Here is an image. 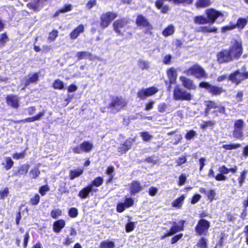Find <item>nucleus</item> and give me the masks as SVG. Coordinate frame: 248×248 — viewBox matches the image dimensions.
I'll return each mask as SVG.
<instances>
[{"label":"nucleus","instance_id":"13","mask_svg":"<svg viewBox=\"0 0 248 248\" xmlns=\"http://www.w3.org/2000/svg\"><path fill=\"white\" fill-rule=\"evenodd\" d=\"M184 220H180L178 223L176 222H168L166 223L167 224H170L172 225V227L170 228L169 231L170 234L171 235L174 234L176 232L183 231L184 230V225L185 223Z\"/></svg>","mask_w":248,"mask_h":248},{"label":"nucleus","instance_id":"38","mask_svg":"<svg viewBox=\"0 0 248 248\" xmlns=\"http://www.w3.org/2000/svg\"><path fill=\"white\" fill-rule=\"evenodd\" d=\"M40 171L37 168L31 169L29 172V176L31 178L35 179L40 174Z\"/></svg>","mask_w":248,"mask_h":248},{"label":"nucleus","instance_id":"64","mask_svg":"<svg viewBox=\"0 0 248 248\" xmlns=\"http://www.w3.org/2000/svg\"><path fill=\"white\" fill-rule=\"evenodd\" d=\"M126 208L124 203H119L117 206V211L118 212L121 213L123 212Z\"/></svg>","mask_w":248,"mask_h":248},{"label":"nucleus","instance_id":"2","mask_svg":"<svg viewBox=\"0 0 248 248\" xmlns=\"http://www.w3.org/2000/svg\"><path fill=\"white\" fill-rule=\"evenodd\" d=\"M126 105L127 102L124 98L117 96L112 98L108 107L113 113H116L120 111Z\"/></svg>","mask_w":248,"mask_h":248},{"label":"nucleus","instance_id":"17","mask_svg":"<svg viewBox=\"0 0 248 248\" xmlns=\"http://www.w3.org/2000/svg\"><path fill=\"white\" fill-rule=\"evenodd\" d=\"M76 56L78 60L85 59H88L90 60H100V58L97 56H93V54L88 51H79L77 53Z\"/></svg>","mask_w":248,"mask_h":248},{"label":"nucleus","instance_id":"25","mask_svg":"<svg viewBox=\"0 0 248 248\" xmlns=\"http://www.w3.org/2000/svg\"><path fill=\"white\" fill-rule=\"evenodd\" d=\"M132 142L130 140H126L124 144L121 145L118 148V151L121 154L125 153L131 148Z\"/></svg>","mask_w":248,"mask_h":248},{"label":"nucleus","instance_id":"54","mask_svg":"<svg viewBox=\"0 0 248 248\" xmlns=\"http://www.w3.org/2000/svg\"><path fill=\"white\" fill-rule=\"evenodd\" d=\"M135 228V224L133 222L127 223L125 226V230L126 232H130L132 231Z\"/></svg>","mask_w":248,"mask_h":248},{"label":"nucleus","instance_id":"31","mask_svg":"<svg viewBox=\"0 0 248 248\" xmlns=\"http://www.w3.org/2000/svg\"><path fill=\"white\" fill-rule=\"evenodd\" d=\"M30 166L28 164H24L19 167V170L15 173L16 176H20L26 174L29 169Z\"/></svg>","mask_w":248,"mask_h":248},{"label":"nucleus","instance_id":"16","mask_svg":"<svg viewBox=\"0 0 248 248\" xmlns=\"http://www.w3.org/2000/svg\"><path fill=\"white\" fill-rule=\"evenodd\" d=\"M136 24L139 26L146 28L148 30L152 29V27L148 22L147 19L142 15H139L136 19Z\"/></svg>","mask_w":248,"mask_h":248},{"label":"nucleus","instance_id":"62","mask_svg":"<svg viewBox=\"0 0 248 248\" xmlns=\"http://www.w3.org/2000/svg\"><path fill=\"white\" fill-rule=\"evenodd\" d=\"M25 153L23 152L20 153H16L13 155V157L15 159H19L20 158H23L25 157Z\"/></svg>","mask_w":248,"mask_h":248},{"label":"nucleus","instance_id":"59","mask_svg":"<svg viewBox=\"0 0 248 248\" xmlns=\"http://www.w3.org/2000/svg\"><path fill=\"white\" fill-rule=\"evenodd\" d=\"M58 34V32L57 31L54 30L51 32L48 36V39L51 41H53L55 39V38L57 37Z\"/></svg>","mask_w":248,"mask_h":248},{"label":"nucleus","instance_id":"52","mask_svg":"<svg viewBox=\"0 0 248 248\" xmlns=\"http://www.w3.org/2000/svg\"><path fill=\"white\" fill-rule=\"evenodd\" d=\"M193 2V0H173L175 4H190Z\"/></svg>","mask_w":248,"mask_h":248},{"label":"nucleus","instance_id":"42","mask_svg":"<svg viewBox=\"0 0 248 248\" xmlns=\"http://www.w3.org/2000/svg\"><path fill=\"white\" fill-rule=\"evenodd\" d=\"M247 173V170H244L241 172L240 176L238 178V183L240 186H241L245 182Z\"/></svg>","mask_w":248,"mask_h":248},{"label":"nucleus","instance_id":"41","mask_svg":"<svg viewBox=\"0 0 248 248\" xmlns=\"http://www.w3.org/2000/svg\"><path fill=\"white\" fill-rule=\"evenodd\" d=\"M72 5L70 4L65 5L63 8L60 9L55 13L54 16H56L59 15V13H64L71 10Z\"/></svg>","mask_w":248,"mask_h":248},{"label":"nucleus","instance_id":"3","mask_svg":"<svg viewBox=\"0 0 248 248\" xmlns=\"http://www.w3.org/2000/svg\"><path fill=\"white\" fill-rule=\"evenodd\" d=\"M184 73L187 76H193L198 78H207L208 76L204 69L200 65L195 64L185 70Z\"/></svg>","mask_w":248,"mask_h":248},{"label":"nucleus","instance_id":"11","mask_svg":"<svg viewBox=\"0 0 248 248\" xmlns=\"http://www.w3.org/2000/svg\"><path fill=\"white\" fill-rule=\"evenodd\" d=\"M210 227V223L205 219H201L199 221L195 228L196 232L199 235L205 234Z\"/></svg>","mask_w":248,"mask_h":248},{"label":"nucleus","instance_id":"6","mask_svg":"<svg viewBox=\"0 0 248 248\" xmlns=\"http://www.w3.org/2000/svg\"><path fill=\"white\" fill-rule=\"evenodd\" d=\"M117 16V14L108 12L102 14L100 17V26L103 28H107L111 22Z\"/></svg>","mask_w":248,"mask_h":248},{"label":"nucleus","instance_id":"29","mask_svg":"<svg viewBox=\"0 0 248 248\" xmlns=\"http://www.w3.org/2000/svg\"><path fill=\"white\" fill-rule=\"evenodd\" d=\"M38 75L37 73L29 75L28 78L25 80V86H28L30 83H33L37 81L38 80Z\"/></svg>","mask_w":248,"mask_h":248},{"label":"nucleus","instance_id":"48","mask_svg":"<svg viewBox=\"0 0 248 248\" xmlns=\"http://www.w3.org/2000/svg\"><path fill=\"white\" fill-rule=\"evenodd\" d=\"M235 28H236V26H235L234 24L231 23L229 25L222 27L221 31L223 32H225L227 31L233 30Z\"/></svg>","mask_w":248,"mask_h":248},{"label":"nucleus","instance_id":"5","mask_svg":"<svg viewBox=\"0 0 248 248\" xmlns=\"http://www.w3.org/2000/svg\"><path fill=\"white\" fill-rule=\"evenodd\" d=\"M173 97L175 100L190 101L192 99L191 93L176 86L173 91Z\"/></svg>","mask_w":248,"mask_h":248},{"label":"nucleus","instance_id":"4","mask_svg":"<svg viewBox=\"0 0 248 248\" xmlns=\"http://www.w3.org/2000/svg\"><path fill=\"white\" fill-rule=\"evenodd\" d=\"M244 122L242 120H237L234 124V130L233 131V137L237 139L243 140L244 139L243 134V128Z\"/></svg>","mask_w":248,"mask_h":248},{"label":"nucleus","instance_id":"33","mask_svg":"<svg viewBox=\"0 0 248 248\" xmlns=\"http://www.w3.org/2000/svg\"><path fill=\"white\" fill-rule=\"evenodd\" d=\"M174 31L175 28L174 26L170 25L163 31L162 34L165 37H168L172 35L174 33Z\"/></svg>","mask_w":248,"mask_h":248},{"label":"nucleus","instance_id":"40","mask_svg":"<svg viewBox=\"0 0 248 248\" xmlns=\"http://www.w3.org/2000/svg\"><path fill=\"white\" fill-rule=\"evenodd\" d=\"M53 86L54 89L62 90L63 88L64 83L62 81L57 79L54 81Z\"/></svg>","mask_w":248,"mask_h":248},{"label":"nucleus","instance_id":"47","mask_svg":"<svg viewBox=\"0 0 248 248\" xmlns=\"http://www.w3.org/2000/svg\"><path fill=\"white\" fill-rule=\"evenodd\" d=\"M217 28L215 27L203 26V33L217 32Z\"/></svg>","mask_w":248,"mask_h":248},{"label":"nucleus","instance_id":"28","mask_svg":"<svg viewBox=\"0 0 248 248\" xmlns=\"http://www.w3.org/2000/svg\"><path fill=\"white\" fill-rule=\"evenodd\" d=\"M168 76L170 79V83H174L177 78V73L174 68H170L168 71Z\"/></svg>","mask_w":248,"mask_h":248},{"label":"nucleus","instance_id":"14","mask_svg":"<svg viewBox=\"0 0 248 248\" xmlns=\"http://www.w3.org/2000/svg\"><path fill=\"white\" fill-rule=\"evenodd\" d=\"M127 24V21L124 19H121L114 21L113 24L114 31L118 35H123L124 33L121 31V29Z\"/></svg>","mask_w":248,"mask_h":248},{"label":"nucleus","instance_id":"32","mask_svg":"<svg viewBox=\"0 0 248 248\" xmlns=\"http://www.w3.org/2000/svg\"><path fill=\"white\" fill-rule=\"evenodd\" d=\"M185 198V197L184 195L181 196L180 197L172 202V206L174 207L180 208L182 206Z\"/></svg>","mask_w":248,"mask_h":248},{"label":"nucleus","instance_id":"7","mask_svg":"<svg viewBox=\"0 0 248 248\" xmlns=\"http://www.w3.org/2000/svg\"><path fill=\"white\" fill-rule=\"evenodd\" d=\"M93 145L89 141H86L81 143L79 146L72 148V151L76 154H80L81 152L89 153L93 148Z\"/></svg>","mask_w":248,"mask_h":248},{"label":"nucleus","instance_id":"34","mask_svg":"<svg viewBox=\"0 0 248 248\" xmlns=\"http://www.w3.org/2000/svg\"><path fill=\"white\" fill-rule=\"evenodd\" d=\"M247 22L248 20L247 18H239L237 21L236 24H234V25L236 26V28L237 27L238 29H242L246 26Z\"/></svg>","mask_w":248,"mask_h":248},{"label":"nucleus","instance_id":"45","mask_svg":"<svg viewBox=\"0 0 248 248\" xmlns=\"http://www.w3.org/2000/svg\"><path fill=\"white\" fill-rule=\"evenodd\" d=\"M241 144L239 143L234 144H225L223 145L222 147L226 150H232L239 148Z\"/></svg>","mask_w":248,"mask_h":248},{"label":"nucleus","instance_id":"49","mask_svg":"<svg viewBox=\"0 0 248 248\" xmlns=\"http://www.w3.org/2000/svg\"><path fill=\"white\" fill-rule=\"evenodd\" d=\"M197 135L196 132L194 130H190L188 131L185 136V138L187 140H191Z\"/></svg>","mask_w":248,"mask_h":248},{"label":"nucleus","instance_id":"8","mask_svg":"<svg viewBox=\"0 0 248 248\" xmlns=\"http://www.w3.org/2000/svg\"><path fill=\"white\" fill-rule=\"evenodd\" d=\"M217 57L219 63H227L233 61L227 49H222L218 52Z\"/></svg>","mask_w":248,"mask_h":248},{"label":"nucleus","instance_id":"63","mask_svg":"<svg viewBox=\"0 0 248 248\" xmlns=\"http://www.w3.org/2000/svg\"><path fill=\"white\" fill-rule=\"evenodd\" d=\"M186 158L185 156L180 157L176 160V162L177 163V166H181L186 163Z\"/></svg>","mask_w":248,"mask_h":248},{"label":"nucleus","instance_id":"15","mask_svg":"<svg viewBox=\"0 0 248 248\" xmlns=\"http://www.w3.org/2000/svg\"><path fill=\"white\" fill-rule=\"evenodd\" d=\"M97 189H94L92 187L91 185H88L86 187L83 188L78 193V196L81 199H86L89 197V194L92 192H96Z\"/></svg>","mask_w":248,"mask_h":248},{"label":"nucleus","instance_id":"26","mask_svg":"<svg viewBox=\"0 0 248 248\" xmlns=\"http://www.w3.org/2000/svg\"><path fill=\"white\" fill-rule=\"evenodd\" d=\"M208 21L209 20H207V18L203 16H197L193 18V22L197 24H209Z\"/></svg>","mask_w":248,"mask_h":248},{"label":"nucleus","instance_id":"50","mask_svg":"<svg viewBox=\"0 0 248 248\" xmlns=\"http://www.w3.org/2000/svg\"><path fill=\"white\" fill-rule=\"evenodd\" d=\"M215 195L216 192L214 190L212 189L208 190L206 194V196H207L208 200L210 202H212L214 200Z\"/></svg>","mask_w":248,"mask_h":248},{"label":"nucleus","instance_id":"44","mask_svg":"<svg viewBox=\"0 0 248 248\" xmlns=\"http://www.w3.org/2000/svg\"><path fill=\"white\" fill-rule=\"evenodd\" d=\"M140 136L142 137V140L145 141H149L153 138V136L147 132H141Z\"/></svg>","mask_w":248,"mask_h":248},{"label":"nucleus","instance_id":"46","mask_svg":"<svg viewBox=\"0 0 248 248\" xmlns=\"http://www.w3.org/2000/svg\"><path fill=\"white\" fill-rule=\"evenodd\" d=\"M40 201V196L38 194H36L33 197L31 198L30 202L32 205H35L38 204Z\"/></svg>","mask_w":248,"mask_h":248},{"label":"nucleus","instance_id":"12","mask_svg":"<svg viewBox=\"0 0 248 248\" xmlns=\"http://www.w3.org/2000/svg\"><path fill=\"white\" fill-rule=\"evenodd\" d=\"M158 92V89L155 87H151L146 89H142L138 93V96L141 100L145 99L147 97L151 96Z\"/></svg>","mask_w":248,"mask_h":248},{"label":"nucleus","instance_id":"37","mask_svg":"<svg viewBox=\"0 0 248 248\" xmlns=\"http://www.w3.org/2000/svg\"><path fill=\"white\" fill-rule=\"evenodd\" d=\"M4 160L5 161V164H4V163L2 164L3 165H5L4 168L6 170H10L14 165V161L9 157H5Z\"/></svg>","mask_w":248,"mask_h":248},{"label":"nucleus","instance_id":"30","mask_svg":"<svg viewBox=\"0 0 248 248\" xmlns=\"http://www.w3.org/2000/svg\"><path fill=\"white\" fill-rule=\"evenodd\" d=\"M211 4L210 0H197L195 3V6L197 8L208 7Z\"/></svg>","mask_w":248,"mask_h":248},{"label":"nucleus","instance_id":"21","mask_svg":"<svg viewBox=\"0 0 248 248\" xmlns=\"http://www.w3.org/2000/svg\"><path fill=\"white\" fill-rule=\"evenodd\" d=\"M142 189V187L138 181H134L130 186V192L131 195H134L140 192Z\"/></svg>","mask_w":248,"mask_h":248},{"label":"nucleus","instance_id":"24","mask_svg":"<svg viewBox=\"0 0 248 248\" xmlns=\"http://www.w3.org/2000/svg\"><path fill=\"white\" fill-rule=\"evenodd\" d=\"M65 223L64 220L60 219L54 223L53 230L56 232H60L61 230L65 226Z\"/></svg>","mask_w":248,"mask_h":248},{"label":"nucleus","instance_id":"61","mask_svg":"<svg viewBox=\"0 0 248 248\" xmlns=\"http://www.w3.org/2000/svg\"><path fill=\"white\" fill-rule=\"evenodd\" d=\"M49 189L47 186H44L40 187L39 192L42 196H44L47 191H49Z\"/></svg>","mask_w":248,"mask_h":248},{"label":"nucleus","instance_id":"20","mask_svg":"<svg viewBox=\"0 0 248 248\" xmlns=\"http://www.w3.org/2000/svg\"><path fill=\"white\" fill-rule=\"evenodd\" d=\"M229 79L236 84H238L241 80L244 79V78L242 73H240L239 71H236L230 75Z\"/></svg>","mask_w":248,"mask_h":248},{"label":"nucleus","instance_id":"56","mask_svg":"<svg viewBox=\"0 0 248 248\" xmlns=\"http://www.w3.org/2000/svg\"><path fill=\"white\" fill-rule=\"evenodd\" d=\"M218 171L223 174H227L229 172V169H228L225 166L223 165L218 168Z\"/></svg>","mask_w":248,"mask_h":248},{"label":"nucleus","instance_id":"60","mask_svg":"<svg viewBox=\"0 0 248 248\" xmlns=\"http://www.w3.org/2000/svg\"><path fill=\"white\" fill-rule=\"evenodd\" d=\"M124 203L125 205V207L126 208H128L129 207L132 206L133 205L134 200L131 198H126L125 199V202Z\"/></svg>","mask_w":248,"mask_h":248},{"label":"nucleus","instance_id":"22","mask_svg":"<svg viewBox=\"0 0 248 248\" xmlns=\"http://www.w3.org/2000/svg\"><path fill=\"white\" fill-rule=\"evenodd\" d=\"M7 104L11 107L17 108L19 106L18 105V98L15 95H9L7 97Z\"/></svg>","mask_w":248,"mask_h":248},{"label":"nucleus","instance_id":"36","mask_svg":"<svg viewBox=\"0 0 248 248\" xmlns=\"http://www.w3.org/2000/svg\"><path fill=\"white\" fill-rule=\"evenodd\" d=\"M114 242L109 241H103L100 243V248H114Z\"/></svg>","mask_w":248,"mask_h":248},{"label":"nucleus","instance_id":"58","mask_svg":"<svg viewBox=\"0 0 248 248\" xmlns=\"http://www.w3.org/2000/svg\"><path fill=\"white\" fill-rule=\"evenodd\" d=\"M8 37L6 33H2L1 34L0 38V46H3L5 42L7 41Z\"/></svg>","mask_w":248,"mask_h":248},{"label":"nucleus","instance_id":"39","mask_svg":"<svg viewBox=\"0 0 248 248\" xmlns=\"http://www.w3.org/2000/svg\"><path fill=\"white\" fill-rule=\"evenodd\" d=\"M103 179L101 177H98L96 178L89 185H91L92 187H93V186L98 187L100 186L103 184Z\"/></svg>","mask_w":248,"mask_h":248},{"label":"nucleus","instance_id":"1","mask_svg":"<svg viewBox=\"0 0 248 248\" xmlns=\"http://www.w3.org/2000/svg\"><path fill=\"white\" fill-rule=\"evenodd\" d=\"M227 49L233 60L239 59L243 53L242 40L240 39H232L229 49Z\"/></svg>","mask_w":248,"mask_h":248},{"label":"nucleus","instance_id":"10","mask_svg":"<svg viewBox=\"0 0 248 248\" xmlns=\"http://www.w3.org/2000/svg\"><path fill=\"white\" fill-rule=\"evenodd\" d=\"M201 88H205L213 95H219L223 92V89L221 87L211 85L208 82H202L199 85Z\"/></svg>","mask_w":248,"mask_h":248},{"label":"nucleus","instance_id":"9","mask_svg":"<svg viewBox=\"0 0 248 248\" xmlns=\"http://www.w3.org/2000/svg\"><path fill=\"white\" fill-rule=\"evenodd\" d=\"M206 14L210 24H213L218 17H221L223 18V15L221 12L212 8L206 10Z\"/></svg>","mask_w":248,"mask_h":248},{"label":"nucleus","instance_id":"27","mask_svg":"<svg viewBox=\"0 0 248 248\" xmlns=\"http://www.w3.org/2000/svg\"><path fill=\"white\" fill-rule=\"evenodd\" d=\"M137 65L142 70H148L150 66L149 62L143 59H139L137 62Z\"/></svg>","mask_w":248,"mask_h":248},{"label":"nucleus","instance_id":"23","mask_svg":"<svg viewBox=\"0 0 248 248\" xmlns=\"http://www.w3.org/2000/svg\"><path fill=\"white\" fill-rule=\"evenodd\" d=\"M84 26L83 25H79L70 33V36L71 39H76L79 34L84 31Z\"/></svg>","mask_w":248,"mask_h":248},{"label":"nucleus","instance_id":"51","mask_svg":"<svg viewBox=\"0 0 248 248\" xmlns=\"http://www.w3.org/2000/svg\"><path fill=\"white\" fill-rule=\"evenodd\" d=\"M68 214L71 217H76L78 215V211L76 208H72L69 210Z\"/></svg>","mask_w":248,"mask_h":248},{"label":"nucleus","instance_id":"53","mask_svg":"<svg viewBox=\"0 0 248 248\" xmlns=\"http://www.w3.org/2000/svg\"><path fill=\"white\" fill-rule=\"evenodd\" d=\"M198 245L201 248H207V246L206 240L204 238H201L199 241Z\"/></svg>","mask_w":248,"mask_h":248},{"label":"nucleus","instance_id":"55","mask_svg":"<svg viewBox=\"0 0 248 248\" xmlns=\"http://www.w3.org/2000/svg\"><path fill=\"white\" fill-rule=\"evenodd\" d=\"M217 104L215 102L208 101L206 103L207 109L210 110L211 108H216Z\"/></svg>","mask_w":248,"mask_h":248},{"label":"nucleus","instance_id":"19","mask_svg":"<svg viewBox=\"0 0 248 248\" xmlns=\"http://www.w3.org/2000/svg\"><path fill=\"white\" fill-rule=\"evenodd\" d=\"M47 0H31V2L27 4L28 7L35 11L39 10L43 6L44 2Z\"/></svg>","mask_w":248,"mask_h":248},{"label":"nucleus","instance_id":"57","mask_svg":"<svg viewBox=\"0 0 248 248\" xmlns=\"http://www.w3.org/2000/svg\"><path fill=\"white\" fill-rule=\"evenodd\" d=\"M215 178L217 181H225L227 179V177L226 176L220 172L216 175Z\"/></svg>","mask_w":248,"mask_h":248},{"label":"nucleus","instance_id":"18","mask_svg":"<svg viewBox=\"0 0 248 248\" xmlns=\"http://www.w3.org/2000/svg\"><path fill=\"white\" fill-rule=\"evenodd\" d=\"M180 80L182 82L183 85L188 90H195L196 86L194 85L193 81L185 77L181 76L180 77Z\"/></svg>","mask_w":248,"mask_h":248},{"label":"nucleus","instance_id":"35","mask_svg":"<svg viewBox=\"0 0 248 248\" xmlns=\"http://www.w3.org/2000/svg\"><path fill=\"white\" fill-rule=\"evenodd\" d=\"M83 172V170L78 169L77 170H71L70 173V179L73 180L76 177H78L81 175Z\"/></svg>","mask_w":248,"mask_h":248},{"label":"nucleus","instance_id":"43","mask_svg":"<svg viewBox=\"0 0 248 248\" xmlns=\"http://www.w3.org/2000/svg\"><path fill=\"white\" fill-rule=\"evenodd\" d=\"M62 211L59 209H54L52 210L50 213V216L53 218H57L59 216H61Z\"/></svg>","mask_w":248,"mask_h":248}]
</instances>
